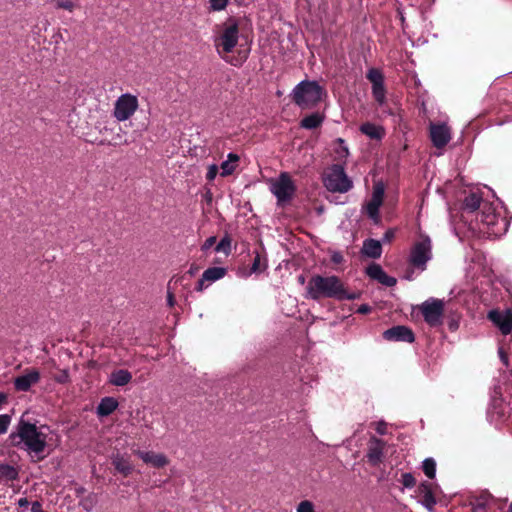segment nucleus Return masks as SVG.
<instances>
[{"instance_id":"f257e3e1","label":"nucleus","mask_w":512,"mask_h":512,"mask_svg":"<svg viewBox=\"0 0 512 512\" xmlns=\"http://www.w3.org/2000/svg\"><path fill=\"white\" fill-rule=\"evenodd\" d=\"M47 427H37L35 424L21 420L16 431L9 436L13 445L26 451L30 456L35 457L37 461L43 460L47 446Z\"/></svg>"},{"instance_id":"f03ea898","label":"nucleus","mask_w":512,"mask_h":512,"mask_svg":"<svg viewBox=\"0 0 512 512\" xmlns=\"http://www.w3.org/2000/svg\"><path fill=\"white\" fill-rule=\"evenodd\" d=\"M305 298L312 300L333 298L341 301L354 300L358 298V294L348 292L337 276L314 275L307 283Z\"/></svg>"},{"instance_id":"7ed1b4c3","label":"nucleus","mask_w":512,"mask_h":512,"mask_svg":"<svg viewBox=\"0 0 512 512\" xmlns=\"http://www.w3.org/2000/svg\"><path fill=\"white\" fill-rule=\"evenodd\" d=\"M324 89L316 82L303 80L291 92L292 101L301 109H311L322 99Z\"/></svg>"},{"instance_id":"20e7f679","label":"nucleus","mask_w":512,"mask_h":512,"mask_svg":"<svg viewBox=\"0 0 512 512\" xmlns=\"http://www.w3.org/2000/svg\"><path fill=\"white\" fill-rule=\"evenodd\" d=\"M239 40V28L236 22L229 21L224 24L220 35L215 40L218 54L232 65L239 64L237 59H229L226 55L231 53L237 46Z\"/></svg>"},{"instance_id":"39448f33","label":"nucleus","mask_w":512,"mask_h":512,"mask_svg":"<svg viewBox=\"0 0 512 512\" xmlns=\"http://www.w3.org/2000/svg\"><path fill=\"white\" fill-rule=\"evenodd\" d=\"M324 186L331 192L346 193L353 187L352 180L341 165H332L323 177Z\"/></svg>"},{"instance_id":"423d86ee","label":"nucleus","mask_w":512,"mask_h":512,"mask_svg":"<svg viewBox=\"0 0 512 512\" xmlns=\"http://www.w3.org/2000/svg\"><path fill=\"white\" fill-rule=\"evenodd\" d=\"M139 108V100L136 95L124 93L114 103L113 116L119 122L130 119Z\"/></svg>"},{"instance_id":"0eeeda50","label":"nucleus","mask_w":512,"mask_h":512,"mask_svg":"<svg viewBox=\"0 0 512 512\" xmlns=\"http://www.w3.org/2000/svg\"><path fill=\"white\" fill-rule=\"evenodd\" d=\"M432 258L431 239L427 235H421L420 241L416 242L410 253V263L421 271L426 269L427 262Z\"/></svg>"},{"instance_id":"6e6552de","label":"nucleus","mask_w":512,"mask_h":512,"mask_svg":"<svg viewBox=\"0 0 512 512\" xmlns=\"http://www.w3.org/2000/svg\"><path fill=\"white\" fill-rule=\"evenodd\" d=\"M476 220L487 226V233L498 235L504 230L505 221L495 211V208L488 203H483L481 211L477 213Z\"/></svg>"},{"instance_id":"1a4fd4ad","label":"nucleus","mask_w":512,"mask_h":512,"mask_svg":"<svg viewBox=\"0 0 512 512\" xmlns=\"http://www.w3.org/2000/svg\"><path fill=\"white\" fill-rule=\"evenodd\" d=\"M295 190L294 182L286 172H282L277 179L270 182V191L277 198L278 203L291 200Z\"/></svg>"},{"instance_id":"9d476101","label":"nucleus","mask_w":512,"mask_h":512,"mask_svg":"<svg viewBox=\"0 0 512 512\" xmlns=\"http://www.w3.org/2000/svg\"><path fill=\"white\" fill-rule=\"evenodd\" d=\"M420 311L426 323L430 326H439L443 320L444 302L440 299L430 298L421 304Z\"/></svg>"},{"instance_id":"9b49d317","label":"nucleus","mask_w":512,"mask_h":512,"mask_svg":"<svg viewBox=\"0 0 512 512\" xmlns=\"http://www.w3.org/2000/svg\"><path fill=\"white\" fill-rule=\"evenodd\" d=\"M385 188L382 183H377L373 186L371 199L364 206L367 216L375 223L379 224L381 221L379 209L383 204Z\"/></svg>"},{"instance_id":"f8f14e48","label":"nucleus","mask_w":512,"mask_h":512,"mask_svg":"<svg viewBox=\"0 0 512 512\" xmlns=\"http://www.w3.org/2000/svg\"><path fill=\"white\" fill-rule=\"evenodd\" d=\"M372 84V95L375 101L382 106L386 102V89L384 86V75L377 68H370L366 74Z\"/></svg>"},{"instance_id":"ddd939ff","label":"nucleus","mask_w":512,"mask_h":512,"mask_svg":"<svg viewBox=\"0 0 512 512\" xmlns=\"http://www.w3.org/2000/svg\"><path fill=\"white\" fill-rule=\"evenodd\" d=\"M488 319L493 322L502 334L508 335L512 331V310H492L488 313Z\"/></svg>"},{"instance_id":"4468645a","label":"nucleus","mask_w":512,"mask_h":512,"mask_svg":"<svg viewBox=\"0 0 512 512\" xmlns=\"http://www.w3.org/2000/svg\"><path fill=\"white\" fill-rule=\"evenodd\" d=\"M430 139L436 148H444L451 140L450 128L446 124H431Z\"/></svg>"},{"instance_id":"2eb2a0df","label":"nucleus","mask_w":512,"mask_h":512,"mask_svg":"<svg viewBox=\"0 0 512 512\" xmlns=\"http://www.w3.org/2000/svg\"><path fill=\"white\" fill-rule=\"evenodd\" d=\"M385 447L386 443L383 440L375 436L370 437L366 456L371 465L377 466L382 462Z\"/></svg>"},{"instance_id":"dca6fc26","label":"nucleus","mask_w":512,"mask_h":512,"mask_svg":"<svg viewBox=\"0 0 512 512\" xmlns=\"http://www.w3.org/2000/svg\"><path fill=\"white\" fill-rule=\"evenodd\" d=\"M384 339L388 341H402L412 343L415 340L413 331L403 325L394 326L383 333Z\"/></svg>"},{"instance_id":"f3484780","label":"nucleus","mask_w":512,"mask_h":512,"mask_svg":"<svg viewBox=\"0 0 512 512\" xmlns=\"http://www.w3.org/2000/svg\"><path fill=\"white\" fill-rule=\"evenodd\" d=\"M133 454L139 457L144 463L149 464L155 468H162L169 463L167 457L163 453H155L153 451H142L135 449L133 450Z\"/></svg>"},{"instance_id":"a211bd4d","label":"nucleus","mask_w":512,"mask_h":512,"mask_svg":"<svg viewBox=\"0 0 512 512\" xmlns=\"http://www.w3.org/2000/svg\"><path fill=\"white\" fill-rule=\"evenodd\" d=\"M111 462L115 470L124 477H128L134 471V465L128 454L113 453L111 455Z\"/></svg>"},{"instance_id":"6ab92c4d","label":"nucleus","mask_w":512,"mask_h":512,"mask_svg":"<svg viewBox=\"0 0 512 512\" xmlns=\"http://www.w3.org/2000/svg\"><path fill=\"white\" fill-rule=\"evenodd\" d=\"M366 273L371 279L387 287H393L397 282L396 278L387 275L379 264L369 265L366 269Z\"/></svg>"},{"instance_id":"aec40b11","label":"nucleus","mask_w":512,"mask_h":512,"mask_svg":"<svg viewBox=\"0 0 512 512\" xmlns=\"http://www.w3.org/2000/svg\"><path fill=\"white\" fill-rule=\"evenodd\" d=\"M40 379V374L37 370L32 369L18 376L14 380L15 389L18 391H28L30 387L36 384Z\"/></svg>"},{"instance_id":"412c9836","label":"nucleus","mask_w":512,"mask_h":512,"mask_svg":"<svg viewBox=\"0 0 512 512\" xmlns=\"http://www.w3.org/2000/svg\"><path fill=\"white\" fill-rule=\"evenodd\" d=\"M494 501V497L488 491H482L470 498L472 512H486L488 506Z\"/></svg>"},{"instance_id":"4be33fe9","label":"nucleus","mask_w":512,"mask_h":512,"mask_svg":"<svg viewBox=\"0 0 512 512\" xmlns=\"http://www.w3.org/2000/svg\"><path fill=\"white\" fill-rule=\"evenodd\" d=\"M359 130L371 140L377 141L382 140L386 134L385 128L382 125H377L371 122L363 123L359 127Z\"/></svg>"},{"instance_id":"5701e85b","label":"nucleus","mask_w":512,"mask_h":512,"mask_svg":"<svg viewBox=\"0 0 512 512\" xmlns=\"http://www.w3.org/2000/svg\"><path fill=\"white\" fill-rule=\"evenodd\" d=\"M362 253L367 257L377 259L382 254L381 242L375 239H367L363 242Z\"/></svg>"},{"instance_id":"b1692460","label":"nucleus","mask_w":512,"mask_h":512,"mask_svg":"<svg viewBox=\"0 0 512 512\" xmlns=\"http://www.w3.org/2000/svg\"><path fill=\"white\" fill-rule=\"evenodd\" d=\"M482 197L478 192L469 193L463 200V210L469 213L482 208Z\"/></svg>"},{"instance_id":"393cba45","label":"nucleus","mask_w":512,"mask_h":512,"mask_svg":"<svg viewBox=\"0 0 512 512\" xmlns=\"http://www.w3.org/2000/svg\"><path fill=\"white\" fill-rule=\"evenodd\" d=\"M132 380V374L126 369L113 371L109 376V383L114 386H125Z\"/></svg>"},{"instance_id":"a878e982","label":"nucleus","mask_w":512,"mask_h":512,"mask_svg":"<svg viewBox=\"0 0 512 512\" xmlns=\"http://www.w3.org/2000/svg\"><path fill=\"white\" fill-rule=\"evenodd\" d=\"M239 156L235 153H229L227 156V160L221 163V172L220 175L222 177H227L236 170L239 162Z\"/></svg>"},{"instance_id":"bb28decb","label":"nucleus","mask_w":512,"mask_h":512,"mask_svg":"<svg viewBox=\"0 0 512 512\" xmlns=\"http://www.w3.org/2000/svg\"><path fill=\"white\" fill-rule=\"evenodd\" d=\"M118 407V402L113 397L103 398L97 406V414L99 416H108L112 414Z\"/></svg>"},{"instance_id":"cd10ccee","label":"nucleus","mask_w":512,"mask_h":512,"mask_svg":"<svg viewBox=\"0 0 512 512\" xmlns=\"http://www.w3.org/2000/svg\"><path fill=\"white\" fill-rule=\"evenodd\" d=\"M324 121V116L318 112L312 113L301 120V127L305 129H315L319 127Z\"/></svg>"},{"instance_id":"c85d7f7f","label":"nucleus","mask_w":512,"mask_h":512,"mask_svg":"<svg viewBox=\"0 0 512 512\" xmlns=\"http://www.w3.org/2000/svg\"><path fill=\"white\" fill-rule=\"evenodd\" d=\"M226 274V269L223 267H211L206 269L202 276L203 280H206L208 283L215 282L221 278H223Z\"/></svg>"},{"instance_id":"c756f323","label":"nucleus","mask_w":512,"mask_h":512,"mask_svg":"<svg viewBox=\"0 0 512 512\" xmlns=\"http://www.w3.org/2000/svg\"><path fill=\"white\" fill-rule=\"evenodd\" d=\"M18 478V470L9 464H0V482L14 481Z\"/></svg>"},{"instance_id":"7c9ffc66","label":"nucleus","mask_w":512,"mask_h":512,"mask_svg":"<svg viewBox=\"0 0 512 512\" xmlns=\"http://www.w3.org/2000/svg\"><path fill=\"white\" fill-rule=\"evenodd\" d=\"M98 503V498L95 493H90L80 499L79 505L86 511L92 512Z\"/></svg>"},{"instance_id":"2f4dec72","label":"nucleus","mask_w":512,"mask_h":512,"mask_svg":"<svg viewBox=\"0 0 512 512\" xmlns=\"http://www.w3.org/2000/svg\"><path fill=\"white\" fill-rule=\"evenodd\" d=\"M422 468H423V472L425 473V475L428 478H430V479L435 478V475H436V462H435V460L433 458H426L423 461Z\"/></svg>"},{"instance_id":"473e14b6","label":"nucleus","mask_w":512,"mask_h":512,"mask_svg":"<svg viewBox=\"0 0 512 512\" xmlns=\"http://www.w3.org/2000/svg\"><path fill=\"white\" fill-rule=\"evenodd\" d=\"M216 252H224L226 255H229L231 252V239L229 236H225L220 240V242L215 247Z\"/></svg>"},{"instance_id":"72a5a7b5","label":"nucleus","mask_w":512,"mask_h":512,"mask_svg":"<svg viewBox=\"0 0 512 512\" xmlns=\"http://www.w3.org/2000/svg\"><path fill=\"white\" fill-rule=\"evenodd\" d=\"M55 7L73 12L76 8V3L72 0H53Z\"/></svg>"},{"instance_id":"f704fd0d","label":"nucleus","mask_w":512,"mask_h":512,"mask_svg":"<svg viewBox=\"0 0 512 512\" xmlns=\"http://www.w3.org/2000/svg\"><path fill=\"white\" fill-rule=\"evenodd\" d=\"M336 143L339 147L335 150V153L338 159H344L349 155L348 147L345 145V142L342 138H337Z\"/></svg>"},{"instance_id":"c9c22d12","label":"nucleus","mask_w":512,"mask_h":512,"mask_svg":"<svg viewBox=\"0 0 512 512\" xmlns=\"http://www.w3.org/2000/svg\"><path fill=\"white\" fill-rule=\"evenodd\" d=\"M422 505H424L427 509L432 510L436 504V499L432 492H427L423 494V498L421 500Z\"/></svg>"},{"instance_id":"e433bc0d","label":"nucleus","mask_w":512,"mask_h":512,"mask_svg":"<svg viewBox=\"0 0 512 512\" xmlns=\"http://www.w3.org/2000/svg\"><path fill=\"white\" fill-rule=\"evenodd\" d=\"M11 424V416L8 414L0 415V435L5 434Z\"/></svg>"},{"instance_id":"4c0bfd02","label":"nucleus","mask_w":512,"mask_h":512,"mask_svg":"<svg viewBox=\"0 0 512 512\" xmlns=\"http://www.w3.org/2000/svg\"><path fill=\"white\" fill-rule=\"evenodd\" d=\"M401 483L405 488H413L416 485V479L411 473H404L401 477Z\"/></svg>"},{"instance_id":"58836bf2","label":"nucleus","mask_w":512,"mask_h":512,"mask_svg":"<svg viewBox=\"0 0 512 512\" xmlns=\"http://www.w3.org/2000/svg\"><path fill=\"white\" fill-rule=\"evenodd\" d=\"M296 512H315L314 505L311 501H301L296 509Z\"/></svg>"},{"instance_id":"ea45409f","label":"nucleus","mask_w":512,"mask_h":512,"mask_svg":"<svg viewBox=\"0 0 512 512\" xmlns=\"http://www.w3.org/2000/svg\"><path fill=\"white\" fill-rule=\"evenodd\" d=\"M229 0H210V7L213 11H221L226 8Z\"/></svg>"},{"instance_id":"a19ab883","label":"nucleus","mask_w":512,"mask_h":512,"mask_svg":"<svg viewBox=\"0 0 512 512\" xmlns=\"http://www.w3.org/2000/svg\"><path fill=\"white\" fill-rule=\"evenodd\" d=\"M265 268H266V265H261L260 255L256 254V256L254 257L253 263H252L251 271L252 272H261Z\"/></svg>"},{"instance_id":"79ce46f5","label":"nucleus","mask_w":512,"mask_h":512,"mask_svg":"<svg viewBox=\"0 0 512 512\" xmlns=\"http://www.w3.org/2000/svg\"><path fill=\"white\" fill-rule=\"evenodd\" d=\"M218 173V166L215 165V164H212L209 166L208 168V171H207V174H206V178L209 180V181H212L215 179L216 175Z\"/></svg>"},{"instance_id":"37998d69","label":"nucleus","mask_w":512,"mask_h":512,"mask_svg":"<svg viewBox=\"0 0 512 512\" xmlns=\"http://www.w3.org/2000/svg\"><path fill=\"white\" fill-rule=\"evenodd\" d=\"M54 379L58 383H67L69 381V373L67 370H62Z\"/></svg>"},{"instance_id":"c03bdc74","label":"nucleus","mask_w":512,"mask_h":512,"mask_svg":"<svg viewBox=\"0 0 512 512\" xmlns=\"http://www.w3.org/2000/svg\"><path fill=\"white\" fill-rule=\"evenodd\" d=\"M216 240H217L216 236H210L203 243V245L201 247V250L202 251H207L208 249H210L216 243Z\"/></svg>"},{"instance_id":"a18cd8bd","label":"nucleus","mask_w":512,"mask_h":512,"mask_svg":"<svg viewBox=\"0 0 512 512\" xmlns=\"http://www.w3.org/2000/svg\"><path fill=\"white\" fill-rule=\"evenodd\" d=\"M376 431L380 435H384L387 432V424L384 421H379L376 423Z\"/></svg>"},{"instance_id":"49530a36","label":"nucleus","mask_w":512,"mask_h":512,"mask_svg":"<svg viewBox=\"0 0 512 512\" xmlns=\"http://www.w3.org/2000/svg\"><path fill=\"white\" fill-rule=\"evenodd\" d=\"M419 491L420 493L423 495L427 492H432L431 490V484L428 483V482H423L421 483V485L419 486Z\"/></svg>"},{"instance_id":"de8ad7c7","label":"nucleus","mask_w":512,"mask_h":512,"mask_svg":"<svg viewBox=\"0 0 512 512\" xmlns=\"http://www.w3.org/2000/svg\"><path fill=\"white\" fill-rule=\"evenodd\" d=\"M31 512H45V511L42 509L41 503L38 501H35L31 504Z\"/></svg>"},{"instance_id":"09e8293b","label":"nucleus","mask_w":512,"mask_h":512,"mask_svg":"<svg viewBox=\"0 0 512 512\" xmlns=\"http://www.w3.org/2000/svg\"><path fill=\"white\" fill-rule=\"evenodd\" d=\"M371 311V307L367 304H362L358 307L357 312L360 314H367Z\"/></svg>"},{"instance_id":"8fccbe9b","label":"nucleus","mask_w":512,"mask_h":512,"mask_svg":"<svg viewBox=\"0 0 512 512\" xmlns=\"http://www.w3.org/2000/svg\"><path fill=\"white\" fill-rule=\"evenodd\" d=\"M393 237H394V231L388 230L385 232V234L383 236V242H390Z\"/></svg>"},{"instance_id":"3c124183","label":"nucleus","mask_w":512,"mask_h":512,"mask_svg":"<svg viewBox=\"0 0 512 512\" xmlns=\"http://www.w3.org/2000/svg\"><path fill=\"white\" fill-rule=\"evenodd\" d=\"M167 303L170 307H173L175 305V298L172 292H167Z\"/></svg>"},{"instance_id":"603ef678","label":"nucleus","mask_w":512,"mask_h":512,"mask_svg":"<svg viewBox=\"0 0 512 512\" xmlns=\"http://www.w3.org/2000/svg\"><path fill=\"white\" fill-rule=\"evenodd\" d=\"M17 504L21 508H26L29 506L30 503L27 498L23 497V498L18 499Z\"/></svg>"},{"instance_id":"864d4df0","label":"nucleus","mask_w":512,"mask_h":512,"mask_svg":"<svg viewBox=\"0 0 512 512\" xmlns=\"http://www.w3.org/2000/svg\"><path fill=\"white\" fill-rule=\"evenodd\" d=\"M205 282H207V281L203 280V276H202L197 283L196 290L199 292L203 291V289L205 288Z\"/></svg>"},{"instance_id":"5fc2aeb1","label":"nucleus","mask_w":512,"mask_h":512,"mask_svg":"<svg viewBox=\"0 0 512 512\" xmlns=\"http://www.w3.org/2000/svg\"><path fill=\"white\" fill-rule=\"evenodd\" d=\"M8 401V396L4 392H0V408L5 405Z\"/></svg>"},{"instance_id":"6e6d98bb","label":"nucleus","mask_w":512,"mask_h":512,"mask_svg":"<svg viewBox=\"0 0 512 512\" xmlns=\"http://www.w3.org/2000/svg\"><path fill=\"white\" fill-rule=\"evenodd\" d=\"M342 260H343V257H342V255H341V254H339V253H335V254L332 256V261H333L334 263H341V262H342Z\"/></svg>"},{"instance_id":"4d7b16f0","label":"nucleus","mask_w":512,"mask_h":512,"mask_svg":"<svg viewBox=\"0 0 512 512\" xmlns=\"http://www.w3.org/2000/svg\"><path fill=\"white\" fill-rule=\"evenodd\" d=\"M499 356L501 358V360L504 362L505 365H508V357L507 355L503 352L502 349L499 350Z\"/></svg>"},{"instance_id":"13d9d810","label":"nucleus","mask_w":512,"mask_h":512,"mask_svg":"<svg viewBox=\"0 0 512 512\" xmlns=\"http://www.w3.org/2000/svg\"><path fill=\"white\" fill-rule=\"evenodd\" d=\"M298 282L303 285L305 283V277L303 275H300L298 277Z\"/></svg>"},{"instance_id":"bf43d9fd","label":"nucleus","mask_w":512,"mask_h":512,"mask_svg":"<svg viewBox=\"0 0 512 512\" xmlns=\"http://www.w3.org/2000/svg\"><path fill=\"white\" fill-rule=\"evenodd\" d=\"M508 512H512V502H511V504L509 506Z\"/></svg>"}]
</instances>
